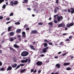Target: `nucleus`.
Masks as SVG:
<instances>
[{"mask_svg": "<svg viewBox=\"0 0 74 74\" xmlns=\"http://www.w3.org/2000/svg\"><path fill=\"white\" fill-rule=\"evenodd\" d=\"M29 52L26 51H24L23 52L21 53V56H27L29 55Z\"/></svg>", "mask_w": 74, "mask_h": 74, "instance_id": "obj_1", "label": "nucleus"}, {"mask_svg": "<svg viewBox=\"0 0 74 74\" xmlns=\"http://www.w3.org/2000/svg\"><path fill=\"white\" fill-rule=\"evenodd\" d=\"M36 64L38 66H41L42 64V62L41 61H38L36 62Z\"/></svg>", "mask_w": 74, "mask_h": 74, "instance_id": "obj_2", "label": "nucleus"}, {"mask_svg": "<svg viewBox=\"0 0 74 74\" xmlns=\"http://www.w3.org/2000/svg\"><path fill=\"white\" fill-rule=\"evenodd\" d=\"M28 61V59H26L25 60H21V63H27Z\"/></svg>", "mask_w": 74, "mask_h": 74, "instance_id": "obj_3", "label": "nucleus"}, {"mask_svg": "<svg viewBox=\"0 0 74 74\" xmlns=\"http://www.w3.org/2000/svg\"><path fill=\"white\" fill-rule=\"evenodd\" d=\"M31 33L32 34H38V32L36 30H33L31 32Z\"/></svg>", "mask_w": 74, "mask_h": 74, "instance_id": "obj_4", "label": "nucleus"}, {"mask_svg": "<svg viewBox=\"0 0 74 74\" xmlns=\"http://www.w3.org/2000/svg\"><path fill=\"white\" fill-rule=\"evenodd\" d=\"M22 35L23 37H26V33L25 32H22Z\"/></svg>", "mask_w": 74, "mask_h": 74, "instance_id": "obj_5", "label": "nucleus"}, {"mask_svg": "<svg viewBox=\"0 0 74 74\" xmlns=\"http://www.w3.org/2000/svg\"><path fill=\"white\" fill-rule=\"evenodd\" d=\"M71 10H72L71 11V14H74V8H70Z\"/></svg>", "mask_w": 74, "mask_h": 74, "instance_id": "obj_6", "label": "nucleus"}, {"mask_svg": "<svg viewBox=\"0 0 74 74\" xmlns=\"http://www.w3.org/2000/svg\"><path fill=\"white\" fill-rule=\"evenodd\" d=\"M29 47L31 48V49L34 50H36V49L34 48V46H33L32 45H30Z\"/></svg>", "mask_w": 74, "mask_h": 74, "instance_id": "obj_7", "label": "nucleus"}, {"mask_svg": "<svg viewBox=\"0 0 74 74\" xmlns=\"http://www.w3.org/2000/svg\"><path fill=\"white\" fill-rule=\"evenodd\" d=\"M12 67H11V66H9L8 67V68L7 69L6 71H10V70H12Z\"/></svg>", "mask_w": 74, "mask_h": 74, "instance_id": "obj_8", "label": "nucleus"}, {"mask_svg": "<svg viewBox=\"0 0 74 74\" xmlns=\"http://www.w3.org/2000/svg\"><path fill=\"white\" fill-rule=\"evenodd\" d=\"M56 67H57L58 69H59V68H60V64H56Z\"/></svg>", "mask_w": 74, "mask_h": 74, "instance_id": "obj_9", "label": "nucleus"}, {"mask_svg": "<svg viewBox=\"0 0 74 74\" xmlns=\"http://www.w3.org/2000/svg\"><path fill=\"white\" fill-rule=\"evenodd\" d=\"M21 29H18L16 31V33H21Z\"/></svg>", "mask_w": 74, "mask_h": 74, "instance_id": "obj_10", "label": "nucleus"}, {"mask_svg": "<svg viewBox=\"0 0 74 74\" xmlns=\"http://www.w3.org/2000/svg\"><path fill=\"white\" fill-rule=\"evenodd\" d=\"M26 71V69H21V70L20 72L21 73H25Z\"/></svg>", "mask_w": 74, "mask_h": 74, "instance_id": "obj_11", "label": "nucleus"}, {"mask_svg": "<svg viewBox=\"0 0 74 74\" xmlns=\"http://www.w3.org/2000/svg\"><path fill=\"white\" fill-rule=\"evenodd\" d=\"M13 60L14 62H16L17 60V58L15 57H13Z\"/></svg>", "mask_w": 74, "mask_h": 74, "instance_id": "obj_12", "label": "nucleus"}, {"mask_svg": "<svg viewBox=\"0 0 74 74\" xmlns=\"http://www.w3.org/2000/svg\"><path fill=\"white\" fill-rule=\"evenodd\" d=\"M57 21L58 22H60V20H61V18H60V16H58L57 17Z\"/></svg>", "mask_w": 74, "mask_h": 74, "instance_id": "obj_13", "label": "nucleus"}, {"mask_svg": "<svg viewBox=\"0 0 74 74\" xmlns=\"http://www.w3.org/2000/svg\"><path fill=\"white\" fill-rule=\"evenodd\" d=\"M16 66H17V64L16 63H15L14 65L12 66V67L13 68H15Z\"/></svg>", "mask_w": 74, "mask_h": 74, "instance_id": "obj_14", "label": "nucleus"}, {"mask_svg": "<svg viewBox=\"0 0 74 74\" xmlns=\"http://www.w3.org/2000/svg\"><path fill=\"white\" fill-rule=\"evenodd\" d=\"M70 64L69 63H65L63 64V66H68Z\"/></svg>", "mask_w": 74, "mask_h": 74, "instance_id": "obj_15", "label": "nucleus"}, {"mask_svg": "<svg viewBox=\"0 0 74 74\" xmlns=\"http://www.w3.org/2000/svg\"><path fill=\"white\" fill-rule=\"evenodd\" d=\"M14 46L15 48H19V46L18 45H17V44H14Z\"/></svg>", "mask_w": 74, "mask_h": 74, "instance_id": "obj_16", "label": "nucleus"}, {"mask_svg": "<svg viewBox=\"0 0 74 74\" xmlns=\"http://www.w3.org/2000/svg\"><path fill=\"white\" fill-rule=\"evenodd\" d=\"M12 26L9 27L8 28V32H10L11 31V28Z\"/></svg>", "mask_w": 74, "mask_h": 74, "instance_id": "obj_17", "label": "nucleus"}, {"mask_svg": "<svg viewBox=\"0 0 74 74\" xmlns=\"http://www.w3.org/2000/svg\"><path fill=\"white\" fill-rule=\"evenodd\" d=\"M18 3V2L17 1H16L14 2V5H17Z\"/></svg>", "mask_w": 74, "mask_h": 74, "instance_id": "obj_18", "label": "nucleus"}, {"mask_svg": "<svg viewBox=\"0 0 74 74\" xmlns=\"http://www.w3.org/2000/svg\"><path fill=\"white\" fill-rule=\"evenodd\" d=\"M14 32H11L10 33V36H14Z\"/></svg>", "mask_w": 74, "mask_h": 74, "instance_id": "obj_19", "label": "nucleus"}, {"mask_svg": "<svg viewBox=\"0 0 74 74\" xmlns=\"http://www.w3.org/2000/svg\"><path fill=\"white\" fill-rule=\"evenodd\" d=\"M28 3V0H24V2H22V3Z\"/></svg>", "mask_w": 74, "mask_h": 74, "instance_id": "obj_20", "label": "nucleus"}, {"mask_svg": "<svg viewBox=\"0 0 74 74\" xmlns=\"http://www.w3.org/2000/svg\"><path fill=\"white\" fill-rule=\"evenodd\" d=\"M45 47H47L48 46V44L47 43H45L43 44Z\"/></svg>", "mask_w": 74, "mask_h": 74, "instance_id": "obj_21", "label": "nucleus"}, {"mask_svg": "<svg viewBox=\"0 0 74 74\" xmlns=\"http://www.w3.org/2000/svg\"><path fill=\"white\" fill-rule=\"evenodd\" d=\"M9 48L11 50H13V52H15V50L14 49H13L12 48V47H9Z\"/></svg>", "mask_w": 74, "mask_h": 74, "instance_id": "obj_22", "label": "nucleus"}, {"mask_svg": "<svg viewBox=\"0 0 74 74\" xmlns=\"http://www.w3.org/2000/svg\"><path fill=\"white\" fill-rule=\"evenodd\" d=\"M63 25V24L61 23L58 25V27H62Z\"/></svg>", "mask_w": 74, "mask_h": 74, "instance_id": "obj_23", "label": "nucleus"}, {"mask_svg": "<svg viewBox=\"0 0 74 74\" xmlns=\"http://www.w3.org/2000/svg\"><path fill=\"white\" fill-rule=\"evenodd\" d=\"M10 3H11V5L12 6H14V1H11L10 2Z\"/></svg>", "mask_w": 74, "mask_h": 74, "instance_id": "obj_24", "label": "nucleus"}, {"mask_svg": "<svg viewBox=\"0 0 74 74\" xmlns=\"http://www.w3.org/2000/svg\"><path fill=\"white\" fill-rule=\"evenodd\" d=\"M21 67V66H20V65H18L16 67V69H14L15 70H17V69H19V67Z\"/></svg>", "mask_w": 74, "mask_h": 74, "instance_id": "obj_25", "label": "nucleus"}, {"mask_svg": "<svg viewBox=\"0 0 74 74\" xmlns=\"http://www.w3.org/2000/svg\"><path fill=\"white\" fill-rule=\"evenodd\" d=\"M31 59H30L29 58L28 59V64H29L30 62H31Z\"/></svg>", "mask_w": 74, "mask_h": 74, "instance_id": "obj_26", "label": "nucleus"}, {"mask_svg": "<svg viewBox=\"0 0 74 74\" xmlns=\"http://www.w3.org/2000/svg\"><path fill=\"white\" fill-rule=\"evenodd\" d=\"M42 51L43 53H45L47 52V51H46V50L44 48L42 50Z\"/></svg>", "mask_w": 74, "mask_h": 74, "instance_id": "obj_27", "label": "nucleus"}, {"mask_svg": "<svg viewBox=\"0 0 74 74\" xmlns=\"http://www.w3.org/2000/svg\"><path fill=\"white\" fill-rule=\"evenodd\" d=\"M14 39L13 38L11 37L10 38V41L12 42V41H13L14 40Z\"/></svg>", "mask_w": 74, "mask_h": 74, "instance_id": "obj_28", "label": "nucleus"}, {"mask_svg": "<svg viewBox=\"0 0 74 74\" xmlns=\"http://www.w3.org/2000/svg\"><path fill=\"white\" fill-rule=\"evenodd\" d=\"M66 27H67L68 28H69V27H71V26L70 24H67L66 25Z\"/></svg>", "mask_w": 74, "mask_h": 74, "instance_id": "obj_29", "label": "nucleus"}, {"mask_svg": "<svg viewBox=\"0 0 74 74\" xmlns=\"http://www.w3.org/2000/svg\"><path fill=\"white\" fill-rule=\"evenodd\" d=\"M66 70H71V67H68L66 69Z\"/></svg>", "mask_w": 74, "mask_h": 74, "instance_id": "obj_30", "label": "nucleus"}, {"mask_svg": "<svg viewBox=\"0 0 74 74\" xmlns=\"http://www.w3.org/2000/svg\"><path fill=\"white\" fill-rule=\"evenodd\" d=\"M54 12L55 13H56L58 12V10L56 8H55L54 10Z\"/></svg>", "mask_w": 74, "mask_h": 74, "instance_id": "obj_31", "label": "nucleus"}, {"mask_svg": "<svg viewBox=\"0 0 74 74\" xmlns=\"http://www.w3.org/2000/svg\"><path fill=\"white\" fill-rule=\"evenodd\" d=\"M63 42H61L59 44L60 45H63Z\"/></svg>", "mask_w": 74, "mask_h": 74, "instance_id": "obj_32", "label": "nucleus"}, {"mask_svg": "<svg viewBox=\"0 0 74 74\" xmlns=\"http://www.w3.org/2000/svg\"><path fill=\"white\" fill-rule=\"evenodd\" d=\"M6 7V5H3L2 6V8H4L5 9Z\"/></svg>", "mask_w": 74, "mask_h": 74, "instance_id": "obj_33", "label": "nucleus"}, {"mask_svg": "<svg viewBox=\"0 0 74 74\" xmlns=\"http://www.w3.org/2000/svg\"><path fill=\"white\" fill-rule=\"evenodd\" d=\"M44 41H45V42H47V43H49V41H48V40H47V39L45 40H44Z\"/></svg>", "mask_w": 74, "mask_h": 74, "instance_id": "obj_34", "label": "nucleus"}, {"mask_svg": "<svg viewBox=\"0 0 74 74\" xmlns=\"http://www.w3.org/2000/svg\"><path fill=\"white\" fill-rule=\"evenodd\" d=\"M4 1V0H0V4H1Z\"/></svg>", "mask_w": 74, "mask_h": 74, "instance_id": "obj_35", "label": "nucleus"}, {"mask_svg": "<svg viewBox=\"0 0 74 74\" xmlns=\"http://www.w3.org/2000/svg\"><path fill=\"white\" fill-rule=\"evenodd\" d=\"M70 25L71 26H73V25H74V24L73 23H70Z\"/></svg>", "mask_w": 74, "mask_h": 74, "instance_id": "obj_36", "label": "nucleus"}, {"mask_svg": "<svg viewBox=\"0 0 74 74\" xmlns=\"http://www.w3.org/2000/svg\"><path fill=\"white\" fill-rule=\"evenodd\" d=\"M15 25H20V23L19 22H18L15 23Z\"/></svg>", "mask_w": 74, "mask_h": 74, "instance_id": "obj_37", "label": "nucleus"}, {"mask_svg": "<svg viewBox=\"0 0 74 74\" xmlns=\"http://www.w3.org/2000/svg\"><path fill=\"white\" fill-rule=\"evenodd\" d=\"M38 25H43V23H38Z\"/></svg>", "mask_w": 74, "mask_h": 74, "instance_id": "obj_38", "label": "nucleus"}, {"mask_svg": "<svg viewBox=\"0 0 74 74\" xmlns=\"http://www.w3.org/2000/svg\"><path fill=\"white\" fill-rule=\"evenodd\" d=\"M20 66H25V64H20Z\"/></svg>", "mask_w": 74, "mask_h": 74, "instance_id": "obj_39", "label": "nucleus"}, {"mask_svg": "<svg viewBox=\"0 0 74 74\" xmlns=\"http://www.w3.org/2000/svg\"><path fill=\"white\" fill-rule=\"evenodd\" d=\"M48 24L49 25H53L52 22H50L48 23Z\"/></svg>", "mask_w": 74, "mask_h": 74, "instance_id": "obj_40", "label": "nucleus"}, {"mask_svg": "<svg viewBox=\"0 0 74 74\" xmlns=\"http://www.w3.org/2000/svg\"><path fill=\"white\" fill-rule=\"evenodd\" d=\"M14 15V13L13 12H12L10 14V16H13Z\"/></svg>", "mask_w": 74, "mask_h": 74, "instance_id": "obj_41", "label": "nucleus"}, {"mask_svg": "<svg viewBox=\"0 0 74 74\" xmlns=\"http://www.w3.org/2000/svg\"><path fill=\"white\" fill-rule=\"evenodd\" d=\"M44 49L46 50H48V49H49V47H47L46 48H44Z\"/></svg>", "mask_w": 74, "mask_h": 74, "instance_id": "obj_42", "label": "nucleus"}, {"mask_svg": "<svg viewBox=\"0 0 74 74\" xmlns=\"http://www.w3.org/2000/svg\"><path fill=\"white\" fill-rule=\"evenodd\" d=\"M0 71H4V68L3 67L2 68L0 69Z\"/></svg>", "mask_w": 74, "mask_h": 74, "instance_id": "obj_43", "label": "nucleus"}, {"mask_svg": "<svg viewBox=\"0 0 74 74\" xmlns=\"http://www.w3.org/2000/svg\"><path fill=\"white\" fill-rule=\"evenodd\" d=\"M48 44L50 45H53V43H52V42H51V43L49 42V43H48Z\"/></svg>", "mask_w": 74, "mask_h": 74, "instance_id": "obj_44", "label": "nucleus"}, {"mask_svg": "<svg viewBox=\"0 0 74 74\" xmlns=\"http://www.w3.org/2000/svg\"><path fill=\"white\" fill-rule=\"evenodd\" d=\"M27 10H29V11H31V10H32V9L29 8H27Z\"/></svg>", "mask_w": 74, "mask_h": 74, "instance_id": "obj_45", "label": "nucleus"}, {"mask_svg": "<svg viewBox=\"0 0 74 74\" xmlns=\"http://www.w3.org/2000/svg\"><path fill=\"white\" fill-rule=\"evenodd\" d=\"M54 22L55 23H58V21L56 20H54Z\"/></svg>", "mask_w": 74, "mask_h": 74, "instance_id": "obj_46", "label": "nucleus"}, {"mask_svg": "<svg viewBox=\"0 0 74 74\" xmlns=\"http://www.w3.org/2000/svg\"><path fill=\"white\" fill-rule=\"evenodd\" d=\"M70 41V39H66V40H65V41Z\"/></svg>", "mask_w": 74, "mask_h": 74, "instance_id": "obj_47", "label": "nucleus"}, {"mask_svg": "<svg viewBox=\"0 0 74 74\" xmlns=\"http://www.w3.org/2000/svg\"><path fill=\"white\" fill-rule=\"evenodd\" d=\"M3 19V16H0V19Z\"/></svg>", "mask_w": 74, "mask_h": 74, "instance_id": "obj_48", "label": "nucleus"}, {"mask_svg": "<svg viewBox=\"0 0 74 74\" xmlns=\"http://www.w3.org/2000/svg\"><path fill=\"white\" fill-rule=\"evenodd\" d=\"M21 35H19L17 36L18 38H21Z\"/></svg>", "mask_w": 74, "mask_h": 74, "instance_id": "obj_49", "label": "nucleus"}, {"mask_svg": "<svg viewBox=\"0 0 74 74\" xmlns=\"http://www.w3.org/2000/svg\"><path fill=\"white\" fill-rule=\"evenodd\" d=\"M10 18H8L6 19V21H9L10 20Z\"/></svg>", "mask_w": 74, "mask_h": 74, "instance_id": "obj_50", "label": "nucleus"}, {"mask_svg": "<svg viewBox=\"0 0 74 74\" xmlns=\"http://www.w3.org/2000/svg\"><path fill=\"white\" fill-rule=\"evenodd\" d=\"M33 71H34V69H31V73H32V72H33Z\"/></svg>", "mask_w": 74, "mask_h": 74, "instance_id": "obj_51", "label": "nucleus"}, {"mask_svg": "<svg viewBox=\"0 0 74 74\" xmlns=\"http://www.w3.org/2000/svg\"><path fill=\"white\" fill-rule=\"evenodd\" d=\"M41 72V70H39L38 71V73H40Z\"/></svg>", "mask_w": 74, "mask_h": 74, "instance_id": "obj_52", "label": "nucleus"}, {"mask_svg": "<svg viewBox=\"0 0 74 74\" xmlns=\"http://www.w3.org/2000/svg\"><path fill=\"white\" fill-rule=\"evenodd\" d=\"M59 0H57L56 1V3H57V4H59Z\"/></svg>", "mask_w": 74, "mask_h": 74, "instance_id": "obj_53", "label": "nucleus"}, {"mask_svg": "<svg viewBox=\"0 0 74 74\" xmlns=\"http://www.w3.org/2000/svg\"><path fill=\"white\" fill-rule=\"evenodd\" d=\"M56 8L58 10H60V8H59L58 7H56Z\"/></svg>", "mask_w": 74, "mask_h": 74, "instance_id": "obj_54", "label": "nucleus"}, {"mask_svg": "<svg viewBox=\"0 0 74 74\" xmlns=\"http://www.w3.org/2000/svg\"><path fill=\"white\" fill-rule=\"evenodd\" d=\"M11 23V21H9V22H8L6 23V25H7V24H8V23Z\"/></svg>", "mask_w": 74, "mask_h": 74, "instance_id": "obj_55", "label": "nucleus"}, {"mask_svg": "<svg viewBox=\"0 0 74 74\" xmlns=\"http://www.w3.org/2000/svg\"><path fill=\"white\" fill-rule=\"evenodd\" d=\"M26 29L27 30H30V29L28 27L26 28Z\"/></svg>", "mask_w": 74, "mask_h": 74, "instance_id": "obj_56", "label": "nucleus"}, {"mask_svg": "<svg viewBox=\"0 0 74 74\" xmlns=\"http://www.w3.org/2000/svg\"><path fill=\"white\" fill-rule=\"evenodd\" d=\"M2 66V62L0 61V66Z\"/></svg>", "mask_w": 74, "mask_h": 74, "instance_id": "obj_57", "label": "nucleus"}, {"mask_svg": "<svg viewBox=\"0 0 74 74\" xmlns=\"http://www.w3.org/2000/svg\"><path fill=\"white\" fill-rule=\"evenodd\" d=\"M68 11L69 12H71L69 9H68Z\"/></svg>", "mask_w": 74, "mask_h": 74, "instance_id": "obj_58", "label": "nucleus"}, {"mask_svg": "<svg viewBox=\"0 0 74 74\" xmlns=\"http://www.w3.org/2000/svg\"><path fill=\"white\" fill-rule=\"evenodd\" d=\"M74 58V57L73 56H72L71 58V59H73Z\"/></svg>", "mask_w": 74, "mask_h": 74, "instance_id": "obj_59", "label": "nucleus"}, {"mask_svg": "<svg viewBox=\"0 0 74 74\" xmlns=\"http://www.w3.org/2000/svg\"><path fill=\"white\" fill-rule=\"evenodd\" d=\"M40 56L41 57H43V56H44V55L42 54V55H40Z\"/></svg>", "mask_w": 74, "mask_h": 74, "instance_id": "obj_60", "label": "nucleus"}, {"mask_svg": "<svg viewBox=\"0 0 74 74\" xmlns=\"http://www.w3.org/2000/svg\"><path fill=\"white\" fill-rule=\"evenodd\" d=\"M66 54H67L66 53H64V54H63L62 55V56H64V55H66Z\"/></svg>", "mask_w": 74, "mask_h": 74, "instance_id": "obj_61", "label": "nucleus"}, {"mask_svg": "<svg viewBox=\"0 0 74 74\" xmlns=\"http://www.w3.org/2000/svg\"><path fill=\"white\" fill-rule=\"evenodd\" d=\"M69 39H71V38H72V37H71V36H70L69 37Z\"/></svg>", "mask_w": 74, "mask_h": 74, "instance_id": "obj_62", "label": "nucleus"}, {"mask_svg": "<svg viewBox=\"0 0 74 74\" xmlns=\"http://www.w3.org/2000/svg\"><path fill=\"white\" fill-rule=\"evenodd\" d=\"M33 43H34L33 44V45H35V44L36 43V42H32Z\"/></svg>", "mask_w": 74, "mask_h": 74, "instance_id": "obj_63", "label": "nucleus"}, {"mask_svg": "<svg viewBox=\"0 0 74 74\" xmlns=\"http://www.w3.org/2000/svg\"><path fill=\"white\" fill-rule=\"evenodd\" d=\"M37 72V70L35 69V71L33 72L34 73H36Z\"/></svg>", "mask_w": 74, "mask_h": 74, "instance_id": "obj_64", "label": "nucleus"}]
</instances>
